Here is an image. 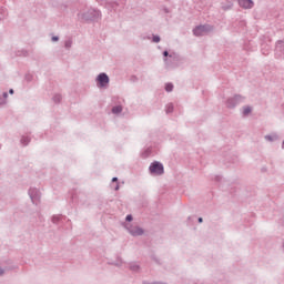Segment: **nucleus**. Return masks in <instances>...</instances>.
Here are the masks:
<instances>
[{
    "mask_svg": "<svg viewBox=\"0 0 284 284\" xmlns=\"http://www.w3.org/2000/svg\"><path fill=\"white\" fill-rule=\"evenodd\" d=\"M209 32H212V27L210 24L200 26L193 30L195 37H205Z\"/></svg>",
    "mask_w": 284,
    "mask_h": 284,
    "instance_id": "nucleus-1",
    "label": "nucleus"
},
{
    "mask_svg": "<svg viewBox=\"0 0 284 284\" xmlns=\"http://www.w3.org/2000/svg\"><path fill=\"white\" fill-rule=\"evenodd\" d=\"M110 83V78L105 73L98 75V88H105Z\"/></svg>",
    "mask_w": 284,
    "mask_h": 284,
    "instance_id": "nucleus-2",
    "label": "nucleus"
},
{
    "mask_svg": "<svg viewBox=\"0 0 284 284\" xmlns=\"http://www.w3.org/2000/svg\"><path fill=\"white\" fill-rule=\"evenodd\" d=\"M150 172L151 174H156V175L163 174V164L159 162L152 163L150 166Z\"/></svg>",
    "mask_w": 284,
    "mask_h": 284,
    "instance_id": "nucleus-3",
    "label": "nucleus"
},
{
    "mask_svg": "<svg viewBox=\"0 0 284 284\" xmlns=\"http://www.w3.org/2000/svg\"><path fill=\"white\" fill-rule=\"evenodd\" d=\"M29 196L32 201V203H39V199H41V194L39 193V190L37 189H30L29 190Z\"/></svg>",
    "mask_w": 284,
    "mask_h": 284,
    "instance_id": "nucleus-4",
    "label": "nucleus"
},
{
    "mask_svg": "<svg viewBox=\"0 0 284 284\" xmlns=\"http://www.w3.org/2000/svg\"><path fill=\"white\" fill-rule=\"evenodd\" d=\"M240 8L244 10H252L254 8V1L252 0H237Z\"/></svg>",
    "mask_w": 284,
    "mask_h": 284,
    "instance_id": "nucleus-5",
    "label": "nucleus"
},
{
    "mask_svg": "<svg viewBox=\"0 0 284 284\" xmlns=\"http://www.w3.org/2000/svg\"><path fill=\"white\" fill-rule=\"evenodd\" d=\"M130 234H132V236H141V234H143V229L139 227V226H132L131 229H129Z\"/></svg>",
    "mask_w": 284,
    "mask_h": 284,
    "instance_id": "nucleus-6",
    "label": "nucleus"
},
{
    "mask_svg": "<svg viewBox=\"0 0 284 284\" xmlns=\"http://www.w3.org/2000/svg\"><path fill=\"white\" fill-rule=\"evenodd\" d=\"M241 97H235L233 99L227 100V108H234L236 101H240Z\"/></svg>",
    "mask_w": 284,
    "mask_h": 284,
    "instance_id": "nucleus-7",
    "label": "nucleus"
},
{
    "mask_svg": "<svg viewBox=\"0 0 284 284\" xmlns=\"http://www.w3.org/2000/svg\"><path fill=\"white\" fill-rule=\"evenodd\" d=\"M112 112L113 114H121V112H123V106L122 105L113 106Z\"/></svg>",
    "mask_w": 284,
    "mask_h": 284,
    "instance_id": "nucleus-8",
    "label": "nucleus"
},
{
    "mask_svg": "<svg viewBox=\"0 0 284 284\" xmlns=\"http://www.w3.org/2000/svg\"><path fill=\"white\" fill-rule=\"evenodd\" d=\"M252 112V108L251 106H244L243 109V115L247 116V114H250Z\"/></svg>",
    "mask_w": 284,
    "mask_h": 284,
    "instance_id": "nucleus-9",
    "label": "nucleus"
},
{
    "mask_svg": "<svg viewBox=\"0 0 284 284\" xmlns=\"http://www.w3.org/2000/svg\"><path fill=\"white\" fill-rule=\"evenodd\" d=\"M174 111V104L170 103L166 105V114H170L171 112Z\"/></svg>",
    "mask_w": 284,
    "mask_h": 284,
    "instance_id": "nucleus-10",
    "label": "nucleus"
},
{
    "mask_svg": "<svg viewBox=\"0 0 284 284\" xmlns=\"http://www.w3.org/2000/svg\"><path fill=\"white\" fill-rule=\"evenodd\" d=\"M21 143H22V145H28V143H30V138H28V136H22Z\"/></svg>",
    "mask_w": 284,
    "mask_h": 284,
    "instance_id": "nucleus-11",
    "label": "nucleus"
},
{
    "mask_svg": "<svg viewBox=\"0 0 284 284\" xmlns=\"http://www.w3.org/2000/svg\"><path fill=\"white\" fill-rule=\"evenodd\" d=\"M165 90H166V92H172V90H174V85L172 83H168L165 85Z\"/></svg>",
    "mask_w": 284,
    "mask_h": 284,
    "instance_id": "nucleus-12",
    "label": "nucleus"
},
{
    "mask_svg": "<svg viewBox=\"0 0 284 284\" xmlns=\"http://www.w3.org/2000/svg\"><path fill=\"white\" fill-rule=\"evenodd\" d=\"M112 183H115L114 190H119V179L118 178H113L112 179Z\"/></svg>",
    "mask_w": 284,
    "mask_h": 284,
    "instance_id": "nucleus-13",
    "label": "nucleus"
},
{
    "mask_svg": "<svg viewBox=\"0 0 284 284\" xmlns=\"http://www.w3.org/2000/svg\"><path fill=\"white\" fill-rule=\"evenodd\" d=\"M52 221H53V223H59V221H61V216L55 215L52 217Z\"/></svg>",
    "mask_w": 284,
    "mask_h": 284,
    "instance_id": "nucleus-14",
    "label": "nucleus"
},
{
    "mask_svg": "<svg viewBox=\"0 0 284 284\" xmlns=\"http://www.w3.org/2000/svg\"><path fill=\"white\" fill-rule=\"evenodd\" d=\"M159 41H161V38L159 36H154L153 37V42L159 43Z\"/></svg>",
    "mask_w": 284,
    "mask_h": 284,
    "instance_id": "nucleus-15",
    "label": "nucleus"
},
{
    "mask_svg": "<svg viewBox=\"0 0 284 284\" xmlns=\"http://www.w3.org/2000/svg\"><path fill=\"white\" fill-rule=\"evenodd\" d=\"M53 100L55 101V103H59V101H61V95H54Z\"/></svg>",
    "mask_w": 284,
    "mask_h": 284,
    "instance_id": "nucleus-16",
    "label": "nucleus"
},
{
    "mask_svg": "<svg viewBox=\"0 0 284 284\" xmlns=\"http://www.w3.org/2000/svg\"><path fill=\"white\" fill-rule=\"evenodd\" d=\"M131 270H132L133 272H136V270H139V265H136V264L132 265V266H131Z\"/></svg>",
    "mask_w": 284,
    "mask_h": 284,
    "instance_id": "nucleus-17",
    "label": "nucleus"
},
{
    "mask_svg": "<svg viewBox=\"0 0 284 284\" xmlns=\"http://www.w3.org/2000/svg\"><path fill=\"white\" fill-rule=\"evenodd\" d=\"M70 45H72V42L67 41V42H65V48H70Z\"/></svg>",
    "mask_w": 284,
    "mask_h": 284,
    "instance_id": "nucleus-18",
    "label": "nucleus"
},
{
    "mask_svg": "<svg viewBox=\"0 0 284 284\" xmlns=\"http://www.w3.org/2000/svg\"><path fill=\"white\" fill-rule=\"evenodd\" d=\"M52 41H59V37H52Z\"/></svg>",
    "mask_w": 284,
    "mask_h": 284,
    "instance_id": "nucleus-19",
    "label": "nucleus"
},
{
    "mask_svg": "<svg viewBox=\"0 0 284 284\" xmlns=\"http://www.w3.org/2000/svg\"><path fill=\"white\" fill-rule=\"evenodd\" d=\"M126 221H132V215H128Z\"/></svg>",
    "mask_w": 284,
    "mask_h": 284,
    "instance_id": "nucleus-20",
    "label": "nucleus"
},
{
    "mask_svg": "<svg viewBox=\"0 0 284 284\" xmlns=\"http://www.w3.org/2000/svg\"><path fill=\"white\" fill-rule=\"evenodd\" d=\"M266 139H267L268 141H272V136H270V135H267Z\"/></svg>",
    "mask_w": 284,
    "mask_h": 284,
    "instance_id": "nucleus-21",
    "label": "nucleus"
},
{
    "mask_svg": "<svg viewBox=\"0 0 284 284\" xmlns=\"http://www.w3.org/2000/svg\"><path fill=\"white\" fill-rule=\"evenodd\" d=\"M199 223H203V217H200V219H199Z\"/></svg>",
    "mask_w": 284,
    "mask_h": 284,
    "instance_id": "nucleus-22",
    "label": "nucleus"
},
{
    "mask_svg": "<svg viewBox=\"0 0 284 284\" xmlns=\"http://www.w3.org/2000/svg\"><path fill=\"white\" fill-rule=\"evenodd\" d=\"M163 54H164V57H168L169 53H168V51H164Z\"/></svg>",
    "mask_w": 284,
    "mask_h": 284,
    "instance_id": "nucleus-23",
    "label": "nucleus"
},
{
    "mask_svg": "<svg viewBox=\"0 0 284 284\" xmlns=\"http://www.w3.org/2000/svg\"><path fill=\"white\" fill-rule=\"evenodd\" d=\"M11 94H14V90H12V89H10V91H9Z\"/></svg>",
    "mask_w": 284,
    "mask_h": 284,
    "instance_id": "nucleus-24",
    "label": "nucleus"
},
{
    "mask_svg": "<svg viewBox=\"0 0 284 284\" xmlns=\"http://www.w3.org/2000/svg\"><path fill=\"white\" fill-rule=\"evenodd\" d=\"M3 97L7 98V97H8V93H4Z\"/></svg>",
    "mask_w": 284,
    "mask_h": 284,
    "instance_id": "nucleus-25",
    "label": "nucleus"
},
{
    "mask_svg": "<svg viewBox=\"0 0 284 284\" xmlns=\"http://www.w3.org/2000/svg\"><path fill=\"white\" fill-rule=\"evenodd\" d=\"M3 274V271L0 270V275Z\"/></svg>",
    "mask_w": 284,
    "mask_h": 284,
    "instance_id": "nucleus-26",
    "label": "nucleus"
}]
</instances>
